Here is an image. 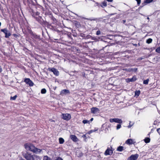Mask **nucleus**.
<instances>
[{
	"instance_id": "nucleus-1",
	"label": "nucleus",
	"mask_w": 160,
	"mask_h": 160,
	"mask_svg": "<svg viewBox=\"0 0 160 160\" xmlns=\"http://www.w3.org/2000/svg\"><path fill=\"white\" fill-rule=\"evenodd\" d=\"M25 148L27 150H30L36 154L40 153L42 150L36 148L32 144L27 143L24 145Z\"/></svg>"
},
{
	"instance_id": "nucleus-2",
	"label": "nucleus",
	"mask_w": 160,
	"mask_h": 160,
	"mask_svg": "<svg viewBox=\"0 0 160 160\" xmlns=\"http://www.w3.org/2000/svg\"><path fill=\"white\" fill-rule=\"evenodd\" d=\"M22 155L26 160H41L39 156L32 155L28 152L23 153Z\"/></svg>"
},
{
	"instance_id": "nucleus-3",
	"label": "nucleus",
	"mask_w": 160,
	"mask_h": 160,
	"mask_svg": "<svg viewBox=\"0 0 160 160\" xmlns=\"http://www.w3.org/2000/svg\"><path fill=\"white\" fill-rule=\"evenodd\" d=\"M1 31L2 32L5 34V37L6 38H8L11 36V34L9 31L6 28L2 29Z\"/></svg>"
},
{
	"instance_id": "nucleus-4",
	"label": "nucleus",
	"mask_w": 160,
	"mask_h": 160,
	"mask_svg": "<svg viewBox=\"0 0 160 160\" xmlns=\"http://www.w3.org/2000/svg\"><path fill=\"white\" fill-rule=\"evenodd\" d=\"M48 70L53 72V74L56 76H58L59 75V73L58 71L55 68H49Z\"/></svg>"
},
{
	"instance_id": "nucleus-5",
	"label": "nucleus",
	"mask_w": 160,
	"mask_h": 160,
	"mask_svg": "<svg viewBox=\"0 0 160 160\" xmlns=\"http://www.w3.org/2000/svg\"><path fill=\"white\" fill-rule=\"evenodd\" d=\"M62 118L66 120H69L71 118V115L68 113L62 114Z\"/></svg>"
},
{
	"instance_id": "nucleus-6",
	"label": "nucleus",
	"mask_w": 160,
	"mask_h": 160,
	"mask_svg": "<svg viewBox=\"0 0 160 160\" xmlns=\"http://www.w3.org/2000/svg\"><path fill=\"white\" fill-rule=\"evenodd\" d=\"M100 110L96 107H93L91 108V112L94 114H98L99 113Z\"/></svg>"
},
{
	"instance_id": "nucleus-7",
	"label": "nucleus",
	"mask_w": 160,
	"mask_h": 160,
	"mask_svg": "<svg viewBox=\"0 0 160 160\" xmlns=\"http://www.w3.org/2000/svg\"><path fill=\"white\" fill-rule=\"evenodd\" d=\"M138 157L139 155L137 154H132L128 158V160H136Z\"/></svg>"
},
{
	"instance_id": "nucleus-8",
	"label": "nucleus",
	"mask_w": 160,
	"mask_h": 160,
	"mask_svg": "<svg viewBox=\"0 0 160 160\" xmlns=\"http://www.w3.org/2000/svg\"><path fill=\"white\" fill-rule=\"evenodd\" d=\"M24 82L30 86H32L33 85L34 83L33 82L28 78H26L25 79Z\"/></svg>"
},
{
	"instance_id": "nucleus-9",
	"label": "nucleus",
	"mask_w": 160,
	"mask_h": 160,
	"mask_svg": "<svg viewBox=\"0 0 160 160\" xmlns=\"http://www.w3.org/2000/svg\"><path fill=\"white\" fill-rule=\"evenodd\" d=\"M112 151L111 149H109V148H108L105 152L104 154L105 155H111L112 154Z\"/></svg>"
},
{
	"instance_id": "nucleus-10",
	"label": "nucleus",
	"mask_w": 160,
	"mask_h": 160,
	"mask_svg": "<svg viewBox=\"0 0 160 160\" xmlns=\"http://www.w3.org/2000/svg\"><path fill=\"white\" fill-rule=\"evenodd\" d=\"M31 38L32 39H40V37L38 36L37 35L35 34V33H33L32 32H31Z\"/></svg>"
},
{
	"instance_id": "nucleus-11",
	"label": "nucleus",
	"mask_w": 160,
	"mask_h": 160,
	"mask_svg": "<svg viewBox=\"0 0 160 160\" xmlns=\"http://www.w3.org/2000/svg\"><path fill=\"white\" fill-rule=\"evenodd\" d=\"M136 80V78L134 76H133L132 78H128L126 79V81L127 82H132L135 81Z\"/></svg>"
},
{
	"instance_id": "nucleus-12",
	"label": "nucleus",
	"mask_w": 160,
	"mask_h": 160,
	"mask_svg": "<svg viewBox=\"0 0 160 160\" xmlns=\"http://www.w3.org/2000/svg\"><path fill=\"white\" fill-rule=\"evenodd\" d=\"M136 142H133L132 139H128L126 142V143L127 144L131 145L132 144H134Z\"/></svg>"
},
{
	"instance_id": "nucleus-13",
	"label": "nucleus",
	"mask_w": 160,
	"mask_h": 160,
	"mask_svg": "<svg viewBox=\"0 0 160 160\" xmlns=\"http://www.w3.org/2000/svg\"><path fill=\"white\" fill-rule=\"evenodd\" d=\"M70 138L74 142H76L78 140V138L76 136L74 135H72L70 136Z\"/></svg>"
},
{
	"instance_id": "nucleus-14",
	"label": "nucleus",
	"mask_w": 160,
	"mask_h": 160,
	"mask_svg": "<svg viewBox=\"0 0 160 160\" xmlns=\"http://www.w3.org/2000/svg\"><path fill=\"white\" fill-rule=\"evenodd\" d=\"M76 155L78 157L80 158L83 155V154L81 151H79L78 152H77Z\"/></svg>"
},
{
	"instance_id": "nucleus-15",
	"label": "nucleus",
	"mask_w": 160,
	"mask_h": 160,
	"mask_svg": "<svg viewBox=\"0 0 160 160\" xmlns=\"http://www.w3.org/2000/svg\"><path fill=\"white\" fill-rule=\"evenodd\" d=\"M91 39L93 40H94L96 42L99 41L100 38L98 37H91Z\"/></svg>"
},
{
	"instance_id": "nucleus-16",
	"label": "nucleus",
	"mask_w": 160,
	"mask_h": 160,
	"mask_svg": "<svg viewBox=\"0 0 160 160\" xmlns=\"http://www.w3.org/2000/svg\"><path fill=\"white\" fill-rule=\"evenodd\" d=\"M115 122L119 123V124L122 123V121L121 119H119L118 118H115Z\"/></svg>"
},
{
	"instance_id": "nucleus-17",
	"label": "nucleus",
	"mask_w": 160,
	"mask_h": 160,
	"mask_svg": "<svg viewBox=\"0 0 160 160\" xmlns=\"http://www.w3.org/2000/svg\"><path fill=\"white\" fill-rule=\"evenodd\" d=\"M124 148L123 147L120 146L117 148V150L119 152H121L124 150Z\"/></svg>"
},
{
	"instance_id": "nucleus-18",
	"label": "nucleus",
	"mask_w": 160,
	"mask_h": 160,
	"mask_svg": "<svg viewBox=\"0 0 160 160\" xmlns=\"http://www.w3.org/2000/svg\"><path fill=\"white\" fill-rule=\"evenodd\" d=\"M62 93L66 94L67 93H69L70 92L68 90L65 89L62 91Z\"/></svg>"
},
{
	"instance_id": "nucleus-19",
	"label": "nucleus",
	"mask_w": 160,
	"mask_h": 160,
	"mask_svg": "<svg viewBox=\"0 0 160 160\" xmlns=\"http://www.w3.org/2000/svg\"><path fill=\"white\" fill-rule=\"evenodd\" d=\"M59 140L60 144H63L64 142V139L62 138H60L59 139Z\"/></svg>"
},
{
	"instance_id": "nucleus-20",
	"label": "nucleus",
	"mask_w": 160,
	"mask_h": 160,
	"mask_svg": "<svg viewBox=\"0 0 160 160\" xmlns=\"http://www.w3.org/2000/svg\"><path fill=\"white\" fill-rule=\"evenodd\" d=\"M107 5V2L105 1H104L102 3V4L101 5V6L102 7H103V6L104 7H106Z\"/></svg>"
},
{
	"instance_id": "nucleus-21",
	"label": "nucleus",
	"mask_w": 160,
	"mask_h": 160,
	"mask_svg": "<svg viewBox=\"0 0 160 160\" xmlns=\"http://www.w3.org/2000/svg\"><path fill=\"white\" fill-rule=\"evenodd\" d=\"M144 141L146 143H148L150 142V139L149 138H146L144 139Z\"/></svg>"
},
{
	"instance_id": "nucleus-22",
	"label": "nucleus",
	"mask_w": 160,
	"mask_h": 160,
	"mask_svg": "<svg viewBox=\"0 0 160 160\" xmlns=\"http://www.w3.org/2000/svg\"><path fill=\"white\" fill-rule=\"evenodd\" d=\"M152 39L150 38H149L146 41V42L147 43L149 44L152 42Z\"/></svg>"
},
{
	"instance_id": "nucleus-23",
	"label": "nucleus",
	"mask_w": 160,
	"mask_h": 160,
	"mask_svg": "<svg viewBox=\"0 0 160 160\" xmlns=\"http://www.w3.org/2000/svg\"><path fill=\"white\" fill-rule=\"evenodd\" d=\"M43 160H51V158L48 156H46L44 157Z\"/></svg>"
},
{
	"instance_id": "nucleus-24",
	"label": "nucleus",
	"mask_w": 160,
	"mask_h": 160,
	"mask_svg": "<svg viewBox=\"0 0 160 160\" xmlns=\"http://www.w3.org/2000/svg\"><path fill=\"white\" fill-rule=\"evenodd\" d=\"M149 81V79L144 80L143 82V83L144 84H148Z\"/></svg>"
},
{
	"instance_id": "nucleus-25",
	"label": "nucleus",
	"mask_w": 160,
	"mask_h": 160,
	"mask_svg": "<svg viewBox=\"0 0 160 160\" xmlns=\"http://www.w3.org/2000/svg\"><path fill=\"white\" fill-rule=\"evenodd\" d=\"M17 97V95H15L13 97H11L10 99L12 100H15L16 98Z\"/></svg>"
},
{
	"instance_id": "nucleus-26",
	"label": "nucleus",
	"mask_w": 160,
	"mask_h": 160,
	"mask_svg": "<svg viewBox=\"0 0 160 160\" xmlns=\"http://www.w3.org/2000/svg\"><path fill=\"white\" fill-rule=\"evenodd\" d=\"M135 96H138L140 94V91L139 90L136 91L135 92Z\"/></svg>"
},
{
	"instance_id": "nucleus-27",
	"label": "nucleus",
	"mask_w": 160,
	"mask_h": 160,
	"mask_svg": "<svg viewBox=\"0 0 160 160\" xmlns=\"http://www.w3.org/2000/svg\"><path fill=\"white\" fill-rule=\"evenodd\" d=\"M35 19L37 21H38L39 22L41 23V18L40 17H36Z\"/></svg>"
},
{
	"instance_id": "nucleus-28",
	"label": "nucleus",
	"mask_w": 160,
	"mask_h": 160,
	"mask_svg": "<svg viewBox=\"0 0 160 160\" xmlns=\"http://www.w3.org/2000/svg\"><path fill=\"white\" fill-rule=\"evenodd\" d=\"M46 92V90L45 88H43L41 90V93L42 94H45Z\"/></svg>"
},
{
	"instance_id": "nucleus-29",
	"label": "nucleus",
	"mask_w": 160,
	"mask_h": 160,
	"mask_svg": "<svg viewBox=\"0 0 160 160\" xmlns=\"http://www.w3.org/2000/svg\"><path fill=\"white\" fill-rule=\"evenodd\" d=\"M84 19H86V20H90V21H95L97 19V18H94L92 19H90V18H84Z\"/></svg>"
},
{
	"instance_id": "nucleus-30",
	"label": "nucleus",
	"mask_w": 160,
	"mask_h": 160,
	"mask_svg": "<svg viewBox=\"0 0 160 160\" xmlns=\"http://www.w3.org/2000/svg\"><path fill=\"white\" fill-rule=\"evenodd\" d=\"M92 36L89 35H87V36H84V38L85 39H87L88 38H91Z\"/></svg>"
},
{
	"instance_id": "nucleus-31",
	"label": "nucleus",
	"mask_w": 160,
	"mask_h": 160,
	"mask_svg": "<svg viewBox=\"0 0 160 160\" xmlns=\"http://www.w3.org/2000/svg\"><path fill=\"white\" fill-rule=\"evenodd\" d=\"M98 130L97 128H95L93 130H91L89 131V133H91L92 132H95L96 131H97Z\"/></svg>"
},
{
	"instance_id": "nucleus-32",
	"label": "nucleus",
	"mask_w": 160,
	"mask_h": 160,
	"mask_svg": "<svg viewBox=\"0 0 160 160\" xmlns=\"http://www.w3.org/2000/svg\"><path fill=\"white\" fill-rule=\"evenodd\" d=\"M82 122L84 124H86L87 123H89V121H88L86 120H84L82 121Z\"/></svg>"
},
{
	"instance_id": "nucleus-33",
	"label": "nucleus",
	"mask_w": 160,
	"mask_h": 160,
	"mask_svg": "<svg viewBox=\"0 0 160 160\" xmlns=\"http://www.w3.org/2000/svg\"><path fill=\"white\" fill-rule=\"evenodd\" d=\"M155 51L158 53H160V46L156 49Z\"/></svg>"
},
{
	"instance_id": "nucleus-34",
	"label": "nucleus",
	"mask_w": 160,
	"mask_h": 160,
	"mask_svg": "<svg viewBox=\"0 0 160 160\" xmlns=\"http://www.w3.org/2000/svg\"><path fill=\"white\" fill-rule=\"evenodd\" d=\"M153 0H146L144 2L147 3H149L152 2Z\"/></svg>"
},
{
	"instance_id": "nucleus-35",
	"label": "nucleus",
	"mask_w": 160,
	"mask_h": 160,
	"mask_svg": "<svg viewBox=\"0 0 160 160\" xmlns=\"http://www.w3.org/2000/svg\"><path fill=\"white\" fill-rule=\"evenodd\" d=\"M124 70H125L126 71H129V72H131L132 71V68H129V69H127L125 68Z\"/></svg>"
},
{
	"instance_id": "nucleus-36",
	"label": "nucleus",
	"mask_w": 160,
	"mask_h": 160,
	"mask_svg": "<svg viewBox=\"0 0 160 160\" xmlns=\"http://www.w3.org/2000/svg\"><path fill=\"white\" fill-rule=\"evenodd\" d=\"M115 118H111L110 119V122H115Z\"/></svg>"
},
{
	"instance_id": "nucleus-37",
	"label": "nucleus",
	"mask_w": 160,
	"mask_h": 160,
	"mask_svg": "<svg viewBox=\"0 0 160 160\" xmlns=\"http://www.w3.org/2000/svg\"><path fill=\"white\" fill-rule=\"evenodd\" d=\"M121 127V126L120 124H118L117 126V129H120Z\"/></svg>"
},
{
	"instance_id": "nucleus-38",
	"label": "nucleus",
	"mask_w": 160,
	"mask_h": 160,
	"mask_svg": "<svg viewBox=\"0 0 160 160\" xmlns=\"http://www.w3.org/2000/svg\"><path fill=\"white\" fill-rule=\"evenodd\" d=\"M101 34V32L99 30H98L97 31L96 35H99Z\"/></svg>"
},
{
	"instance_id": "nucleus-39",
	"label": "nucleus",
	"mask_w": 160,
	"mask_h": 160,
	"mask_svg": "<svg viewBox=\"0 0 160 160\" xmlns=\"http://www.w3.org/2000/svg\"><path fill=\"white\" fill-rule=\"evenodd\" d=\"M137 2V4L139 5L141 3V0H136Z\"/></svg>"
},
{
	"instance_id": "nucleus-40",
	"label": "nucleus",
	"mask_w": 160,
	"mask_h": 160,
	"mask_svg": "<svg viewBox=\"0 0 160 160\" xmlns=\"http://www.w3.org/2000/svg\"><path fill=\"white\" fill-rule=\"evenodd\" d=\"M55 160H63L60 157H58Z\"/></svg>"
},
{
	"instance_id": "nucleus-41",
	"label": "nucleus",
	"mask_w": 160,
	"mask_h": 160,
	"mask_svg": "<svg viewBox=\"0 0 160 160\" xmlns=\"http://www.w3.org/2000/svg\"><path fill=\"white\" fill-rule=\"evenodd\" d=\"M131 122H130L129 123V125L128 126V128H131L133 125V124H131Z\"/></svg>"
},
{
	"instance_id": "nucleus-42",
	"label": "nucleus",
	"mask_w": 160,
	"mask_h": 160,
	"mask_svg": "<svg viewBox=\"0 0 160 160\" xmlns=\"http://www.w3.org/2000/svg\"><path fill=\"white\" fill-rule=\"evenodd\" d=\"M13 35L15 38H17L18 37V35H17V34H13Z\"/></svg>"
},
{
	"instance_id": "nucleus-43",
	"label": "nucleus",
	"mask_w": 160,
	"mask_h": 160,
	"mask_svg": "<svg viewBox=\"0 0 160 160\" xmlns=\"http://www.w3.org/2000/svg\"><path fill=\"white\" fill-rule=\"evenodd\" d=\"M157 131L158 132V133L159 134H160V128H158L157 129Z\"/></svg>"
},
{
	"instance_id": "nucleus-44",
	"label": "nucleus",
	"mask_w": 160,
	"mask_h": 160,
	"mask_svg": "<svg viewBox=\"0 0 160 160\" xmlns=\"http://www.w3.org/2000/svg\"><path fill=\"white\" fill-rule=\"evenodd\" d=\"M138 70L137 68H134L133 69H132V71H134L135 72L136 71Z\"/></svg>"
},
{
	"instance_id": "nucleus-45",
	"label": "nucleus",
	"mask_w": 160,
	"mask_h": 160,
	"mask_svg": "<svg viewBox=\"0 0 160 160\" xmlns=\"http://www.w3.org/2000/svg\"><path fill=\"white\" fill-rule=\"evenodd\" d=\"M81 36L82 37H83L84 38V36H85V35L84 34H81Z\"/></svg>"
},
{
	"instance_id": "nucleus-46",
	"label": "nucleus",
	"mask_w": 160,
	"mask_h": 160,
	"mask_svg": "<svg viewBox=\"0 0 160 160\" xmlns=\"http://www.w3.org/2000/svg\"><path fill=\"white\" fill-rule=\"evenodd\" d=\"M122 22L123 23H125L126 22V20H122Z\"/></svg>"
},
{
	"instance_id": "nucleus-47",
	"label": "nucleus",
	"mask_w": 160,
	"mask_h": 160,
	"mask_svg": "<svg viewBox=\"0 0 160 160\" xmlns=\"http://www.w3.org/2000/svg\"><path fill=\"white\" fill-rule=\"evenodd\" d=\"M109 2H112V0H107Z\"/></svg>"
},
{
	"instance_id": "nucleus-48",
	"label": "nucleus",
	"mask_w": 160,
	"mask_h": 160,
	"mask_svg": "<svg viewBox=\"0 0 160 160\" xmlns=\"http://www.w3.org/2000/svg\"><path fill=\"white\" fill-rule=\"evenodd\" d=\"M93 118H92L90 120V121H92L93 120Z\"/></svg>"
},
{
	"instance_id": "nucleus-49",
	"label": "nucleus",
	"mask_w": 160,
	"mask_h": 160,
	"mask_svg": "<svg viewBox=\"0 0 160 160\" xmlns=\"http://www.w3.org/2000/svg\"><path fill=\"white\" fill-rule=\"evenodd\" d=\"M50 121L51 122H54V121L52 119H50Z\"/></svg>"
},
{
	"instance_id": "nucleus-50",
	"label": "nucleus",
	"mask_w": 160,
	"mask_h": 160,
	"mask_svg": "<svg viewBox=\"0 0 160 160\" xmlns=\"http://www.w3.org/2000/svg\"><path fill=\"white\" fill-rule=\"evenodd\" d=\"M20 160H25L24 159L21 158V159H20Z\"/></svg>"
},
{
	"instance_id": "nucleus-51",
	"label": "nucleus",
	"mask_w": 160,
	"mask_h": 160,
	"mask_svg": "<svg viewBox=\"0 0 160 160\" xmlns=\"http://www.w3.org/2000/svg\"><path fill=\"white\" fill-rule=\"evenodd\" d=\"M114 14V13H112V14H111L110 15H113Z\"/></svg>"
},
{
	"instance_id": "nucleus-52",
	"label": "nucleus",
	"mask_w": 160,
	"mask_h": 160,
	"mask_svg": "<svg viewBox=\"0 0 160 160\" xmlns=\"http://www.w3.org/2000/svg\"><path fill=\"white\" fill-rule=\"evenodd\" d=\"M147 19H148L149 20V18L148 17V18H147Z\"/></svg>"
},
{
	"instance_id": "nucleus-53",
	"label": "nucleus",
	"mask_w": 160,
	"mask_h": 160,
	"mask_svg": "<svg viewBox=\"0 0 160 160\" xmlns=\"http://www.w3.org/2000/svg\"><path fill=\"white\" fill-rule=\"evenodd\" d=\"M1 70H2V69L1 68V71H0V72H1L2 71H1Z\"/></svg>"
},
{
	"instance_id": "nucleus-54",
	"label": "nucleus",
	"mask_w": 160,
	"mask_h": 160,
	"mask_svg": "<svg viewBox=\"0 0 160 160\" xmlns=\"http://www.w3.org/2000/svg\"><path fill=\"white\" fill-rule=\"evenodd\" d=\"M155 122V121H154V123ZM154 124H155V123H154Z\"/></svg>"
}]
</instances>
